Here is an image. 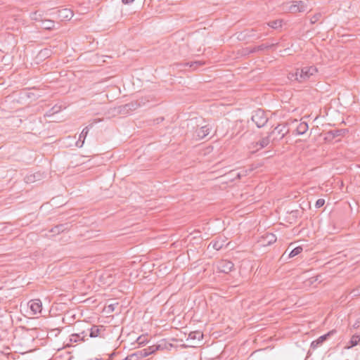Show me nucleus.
Instances as JSON below:
<instances>
[{
  "mask_svg": "<svg viewBox=\"0 0 360 360\" xmlns=\"http://www.w3.org/2000/svg\"><path fill=\"white\" fill-rule=\"evenodd\" d=\"M212 127L209 124L202 126L201 127L196 129L194 133V136L198 139H202L210 133Z\"/></svg>",
  "mask_w": 360,
  "mask_h": 360,
  "instance_id": "0eeeda50",
  "label": "nucleus"
},
{
  "mask_svg": "<svg viewBox=\"0 0 360 360\" xmlns=\"http://www.w3.org/2000/svg\"><path fill=\"white\" fill-rule=\"evenodd\" d=\"M49 53V50L47 49H44V50H41L39 52L40 55H41L42 56H46V57H48Z\"/></svg>",
  "mask_w": 360,
  "mask_h": 360,
  "instance_id": "473e14b6",
  "label": "nucleus"
},
{
  "mask_svg": "<svg viewBox=\"0 0 360 360\" xmlns=\"http://www.w3.org/2000/svg\"><path fill=\"white\" fill-rule=\"evenodd\" d=\"M129 358H130V355H128V356L124 359V360H129Z\"/></svg>",
  "mask_w": 360,
  "mask_h": 360,
  "instance_id": "4c0bfd02",
  "label": "nucleus"
},
{
  "mask_svg": "<svg viewBox=\"0 0 360 360\" xmlns=\"http://www.w3.org/2000/svg\"><path fill=\"white\" fill-rule=\"evenodd\" d=\"M268 26L274 29L278 28L281 27V21L278 20L271 21L268 23Z\"/></svg>",
  "mask_w": 360,
  "mask_h": 360,
  "instance_id": "a878e982",
  "label": "nucleus"
},
{
  "mask_svg": "<svg viewBox=\"0 0 360 360\" xmlns=\"http://www.w3.org/2000/svg\"><path fill=\"white\" fill-rule=\"evenodd\" d=\"M334 333L333 330H331L328 332V333L320 336L319 338H317L316 340H314L311 343V348L312 349H316L319 347L321 346L322 344L328 339V338Z\"/></svg>",
  "mask_w": 360,
  "mask_h": 360,
  "instance_id": "6e6552de",
  "label": "nucleus"
},
{
  "mask_svg": "<svg viewBox=\"0 0 360 360\" xmlns=\"http://www.w3.org/2000/svg\"><path fill=\"white\" fill-rule=\"evenodd\" d=\"M30 308L34 314L40 313L42 309L41 302L40 300H33L29 302Z\"/></svg>",
  "mask_w": 360,
  "mask_h": 360,
  "instance_id": "f8f14e48",
  "label": "nucleus"
},
{
  "mask_svg": "<svg viewBox=\"0 0 360 360\" xmlns=\"http://www.w3.org/2000/svg\"><path fill=\"white\" fill-rule=\"evenodd\" d=\"M263 28H265L264 26L259 27L258 30L251 29L250 30H248L246 36L252 38L253 39H259L262 38V34L261 33L257 34V32H262Z\"/></svg>",
  "mask_w": 360,
  "mask_h": 360,
  "instance_id": "4468645a",
  "label": "nucleus"
},
{
  "mask_svg": "<svg viewBox=\"0 0 360 360\" xmlns=\"http://www.w3.org/2000/svg\"><path fill=\"white\" fill-rule=\"evenodd\" d=\"M252 120L258 128L264 127L268 121L266 112L261 109L255 110L252 115Z\"/></svg>",
  "mask_w": 360,
  "mask_h": 360,
  "instance_id": "f03ea898",
  "label": "nucleus"
},
{
  "mask_svg": "<svg viewBox=\"0 0 360 360\" xmlns=\"http://www.w3.org/2000/svg\"><path fill=\"white\" fill-rule=\"evenodd\" d=\"M307 1H293L289 7V11L292 13L304 12L307 9Z\"/></svg>",
  "mask_w": 360,
  "mask_h": 360,
  "instance_id": "39448f33",
  "label": "nucleus"
},
{
  "mask_svg": "<svg viewBox=\"0 0 360 360\" xmlns=\"http://www.w3.org/2000/svg\"><path fill=\"white\" fill-rule=\"evenodd\" d=\"M148 338H147V335H141L139 336L137 340H136V342L139 345H145L146 342H148Z\"/></svg>",
  "mask_w": 360,
  "mask_h": 360,
  "instance_id": "bb28decb",
  "label": "nucleus"
},
{
  "mask_svg": "<svg viewBox=\"0 0 360 360\" xmlns=\"http://www.w3.org/2000/svg\"><path fill=\"white\" fill-rule=\"evenodd\" d=\"M347 132V129H334L328 131V136L332 138L343 136Z\"/></svg>",
  "mask_w": 360,
  "mask_h": 360,
  "instance_id": "dca6fc26",
  "label": "nucleus"
},
{
  "mask_svg": "<svg viewBox=\"0 0 360 360\" xmlns=\"http://www.w3.org/2000/svg\"><path fill=\"white\" fill-rule=\"evenodd\" d=\"M86 336H87V334L86 333L85 331H82L79 333H74L70 336V342H84Z\"/></svg>",
  "mask_w": 360,
  "mask_h": 360,
  "instance_id": "ddd939ff",
  "label": "nucleus"
},
{
  "mask_svg": "<svg viewBox=\"0 0 360 360\" xmlns=\"http://www.w3.org/2000/svg\"><path fill=\"white\" fill-rule=\"evenodd\" d=\"M324 204H325V200L322 199V198H319V199H318L316 200V204H315V207L316 208H320L322 206H323Z\"/></svg>",
  "mask_w": 360,
  "mask_h": 360,
  "instance_id": "7c9ffc66",
  "label": "nucleus"
},
{
  "mask_svg": "<svg viewBox=\"0 0 360 360\" xmlns=\"http://www.w3.org/2000/svg\"><path fill=\"white\" fill-rule=\"evenodd\" d=\"M162 349V347H161V345H158L150 346L148 348L142 349V351H145L146 353L147 354V356H148V355L153 354L155 352H156L159 349Z\"/></svg>",
  "mask_w": 360,
  "mask_h": 360,
  "instance_id": "aec40b11",
  "label": "nucleus"
},
{
  "mask_svg": "<svg viewBox=\"0 0 360 360\" xmlns=\"http://www.w3.org/2000/svg\"><path fill=\"white\" fill-rule=\"evenodd\" d=\"M59 12L61 14V15L65 18L70 19L72 17V11L68 9H63Z\"/></svg>",
  "mask_w": 360,
  "mask_h": 360,
  "instance_id": "393cba45",
  "label": "nucleus"
},
{
  "mask_svg": "<svg viewBox=\"0 0 360 360\" xmlns=\"http://www.w3.org/2000/svg\"><path fill=\"white\" fill-rule=\"evenodd\" d=\"M360 326V318L358 319L356 322L353 324L354 328H358Z\"/></svg>",
  "mask_w": 360,
  "mask_h": 360,
  "instance_id": "72a5a7b5",
  "label": "nucleus"
},
{
  "mask_svg": "<svg viewBox=\"0 0 360 360\" xmlns=\"http://www.w3.org/2000/svg\"><path fill=\"white\" fill-rule=\"evenodd\" d=\"M134 0H122V3L124 4H127L129 3L133 2Z\"/></svg>",
  "mask_w": 360,
  "mask_h": 360,
  "instance_id": "c9c22d12",
  "label": "nucleus"
},
{
  "mask_svg": "<svg viewBox=\"0 0 360 360\" xmlns=\"http://www.w3.org/2000/svg\"><path fill=\"white\" fill-rule=\"evenodd\" d=\"M297 210H295V211H292L291 213L294 214V213H297Z\"/></svg>",
  "mask_w": 360,
  "mask_h": 360,
  "instance_id": "58836bf2",
  "label": "nucleus"
},
{
  "mask_svg": "<svg viewBox=\"0 0 360 360\" xmlns=\"http://www.w3.org/2000/svg\"><path fill=\"white\" fill-rule=\"evenodd\" d=\"M31 177H32V176H27V180H28V181H29V180H30V179Z\"/></svg>",
  "mask_w": 360,
  "mask_h": 360,
  "instance_id": "ea45409f",
  "label": "nucleus"
},
{
  "mask_svg": "<svg viewBox=\"0 0 360 360\" xmlns=\"http://www.w3.org/2000/svg\"><path fill=\"white\" fill-rule=\"evenodd\" d=\"M277 44H278V43H271L270 44H262L261 45L254 46L251 49H248L247 51H248V53H254L257 51H262L264 50H267L269 49H271V48L275 46Z\"/></svg>",
  "mask_w": 360,
  "mask_h": 360,
  "instance_id": "9d476101",
  "label": "nucleus"
},
{
  "mask_svg": "<svg viewBox=\"0 0 360 360\" xmlns=\"http://www.w3.org/2000/svg\"><path fill=\"white\" fill-rule=\"evenodd\" d=\"M248 49V48H246V49H243V55H249L250 54V53H248V51H247Z\"/></svg>",
  "mask_w": 360,
  "mask_h": 360,
  "instance_id": "e433bc0d",
  "label": "nucleus"
},
{
  "mask_svg": "<svg viewBox=\"0 0 360 360\" xmlns=\"http://www.w3.org/2000/svg\"><path fill=\"white\" fill-rule=\"evenodd\" d=\"M270 135H268L267 136L262 138L258 141L251 143L249 146V148L252 150V153H255L266 147L270 143Z\"/></svg>",
  "mask_w": 360,
  "mask_h": 360,
  "instance_id": "20e7f679",
  "label": "nucleus"
},
{
  "mask_svg": "<svg viewBox=\"0 0 360 360\" xmlns=\"http://www.w3.org/2000/svg\"><path fill=\"white\" fill-rule=\"evenodd\" d=\"M303 249L301 246L296 247L293 250H291V252L289 254V257H293L296 255H298L302 252Z\"/></svg>",
  "mask_w": 360,
  "mask_h": 360,
  "instance_id": "b1692460",
  "label": "nucleus"
},
{
  "mask_svg": "<svg viewBox=\"0 0 360 360\" xmlns=\"http://www.w3.org/2000/svg\"><path fill=\"white\" fill-rule=\"evenodd\" d=\"M203 64H204V63L201 62V61H193V62H188V63H179V64H177V65L180 66V67H184V68L189 67L193 70H195L198 67L201 66Z\"/></svg>",
  "mask_w": 360,
  "mask_h": 360,
  "instance_id": "2eb2a0df",
  "label": "nucleus"
},
{
  "mask_svg": "<svg viewBox=\"0 0 360 360\" xmlns=\"http://www.w3.org/2000/svg\"><path fill=\"white\" fill-rule=\"evenodd\" d=\"M317 72L315 66H305L301 69H297L295 73H290L289 78L299 82H303Z\"/></svg>",
  "mask_w": 360,
  "mask_h": 360,
  "instance_id": "f257e3e1",
  "label": "nucleus"
},
{
  "mask_svg": "<svg viewBox=\"0 0 360 360\" xmlns=\"http://www.w3.org/2000/svg\"><path fill=\"white\" fill-rule=\"evenodd\" d=\"M322 14L321 13H315L310 19V22L311 24H315L318 21L320 20Z\"/></svg>",
  "mask_w": 360,
  "mask_h": 360,
  "instance_id": "cd10ccee",
  "label": "nucleus"
},
{
  "mask_svg": "<svg viewBox=\"0 0 360 360\" xmlns=\"http://www.w3.org/2000/svg\"><path fill=\"white\" fill-rule=\"evenodd\" d=\"M308 129V124L305 122H300L297 128L296 131L299 135L304 134Z\"/></svg>",
  "mask_w": 360,
  "mask_h": 360,
  "instance_id": "a211bd4d",
  "label": "nucleus"
},
{
  "mask_svg": "<svg viewBox=\"0 0 360 360\" xmlns=\"http://www.w3.org/2000/svg\"><path fill=\"white\" fill-rule=\"evenodd\" d=\"M350 294L352 295V297H358L360 296V285L357 286L356 288H354Z\"/></svg>",
  "mask_w": 360,
  "mask_h": 360,
  "instance_id": "c85d7f7f",
  "label": "nucleus"
},
{
  "mask_svg": "<svg viewBox=\"0 0 360 360\" xmlns=\"http://www.w3.org/2000/svg\"><path fill=\"white\" fill-rule=\"evenodd\" d=\"M267 237L269 238V240L268 242L269 244H271L276 240L275 236L272 233L268 235Z\"/></svg>",
  "mask_w": 360,
  "mask_h": 360,
  "instance_id": "2f4dec72",
  "label": "nucleus"
},
{
  "mask_svg": "<svg viewBox=\"0 0 360 360\" xmlns=\"http://www.w3.org/2000/svg\"><path fill=\"white\" fill-rule=\"evenodd\" d=\"M202 338H203V333L200 331L195 330V331H192L188 334V340L190 339V340H201Z\"/></svg>",
  "mask_w": 360,
  "mask_h": 360,
  "instance_id": "6ab92c4d",
  "label": "nucleus"
},
{
  "mask_svg": "<svg viewBox=\"0 0 360 360\" xmlns=\"http://www.w3.org/2000/svg\"><path fill=\"white\" fill-rule=\"evenodd\" d=\"M164 120V117H158L157 118L155 121L156 122L157 124L162 122Z\"/></svg>",
  "mask_w": 360,
  "mask_h": 360,
  "instance_id": "f704fd0d",
  "label": "nucleus"
},
{
  "mask_svg": "<svg viewBox=\"0 0 360 360\" xmlns=\"http://www.w3.org/2000/svg\"><path fill=\"white\" fill-rule=\"evenodd\" d=\"M288 131L289 129L287 125L282 124L277 125L269 135H270V136L271 135H276L271 140V142L274 143V141L281 140Z\"/></svg>",
  "mask_w": 360,
  "mask_h": 360,
  "instance_id": "7ed1b4c3",
  "label": "nucleus"
},
{
  "mask_svg": "<svg viewBox=\"0 0 360 360\" xmlns=\"http://www.w3.org/2000/svg\"><path fill=\"white\" fill-rule=\"evenodd\" d=\"M360 341V335H354L351 340H350V346L348 347L349 348V347H354L356 345H357L359 344Z\"/></svg>",
  "mask_w": 360,
  "mask_h": 360,
  "instance_id": "5701e85b",
  "label": "nucleus"
},
{
  "mask_svg": "<svg viewBox=\"0 0 360 360\" xmlns=\"http://www.w3.org/2000/svg\"><path fill=\"white\" fill-rule=\"evenodd\" d=\"M146 356H147V354L146 353V352L142 351V349H141L140 351H138L136 352H134V353L130 354L129 360H139V359H141Z\"/></svg>",
  "mask_w": 360,
  "mask_h": 360,
  "instance_id": "f3484780",
  "label": "nucleus"
},
{
  "mask_svg": "<svg viewBox=\"0 0 360 360\" xmlns=\"http://www.w3.org/2000/svg\"><path fill=\"white\" fill-rule=\"evenodd\" d=\"M234 264L232 262L221 259L217 263V269L222 273L228 274L233 270Z\"/></svg>",
  "mask_w": 360,
  "mask_h": 360,
  "instance_id": "423d86ee",
  "label": "nucleus"
},
{
  "mask_svg": "<svg viewBox=\"0 0 360 360\" xmlns=\"http://www.w3.org/2000/svg\"><path fill=\"white\" fill-rule=\"evenodd\" d=\"M236 175V178L240 179L242 176H245L248 174V170H242L241 172H237L234 174Z\"/></svg>",
  "mask_w": 360,
  "mask_h": 360,
  "instance_id": "c756f323",
  "label": "nucleus"
},
{
  "mask_svg": "<svg viewBox=\"0 0 360 360\" xmlns=\"http://www.w3.org/2000/svg\"><path fill=\"white\" fill-rule=\"evenodd\" d=\"M104 331H105V328L103 326L94 325L89 330V337L90 338L103 337L102 332H104Z\"/></svg>",
  "mask_w": 360,
  "mask_h": 360,
  "instance_id": "9b49d317",
  "label": "nucleus"
},
{
  "mask_svg": "<svg viewBox=\"0 0 360 360\" xmlns=\"http://www.w3.org/2000/svg\"><path fill=\"white\" fill-rule=\"evenodd\" d=\"M93 124L94 123H91L83 129L81 134H79L77 141L76 142L77 147L82 148L83 146L84 140L89 133V129L93 127Z\"/></svg>",
  "mask_w": 360,
  "mask_h": 360,
  "instance_id": "1a4fd4ad",
  "label": "nucleus"
},
{
  "mask_svg": "<svg viewBox=\"0 0 360 360\" xmlns=\"http://www.w3.org/2000/svg\"><path fill=\"white\" fill-rule=\"evenodd\" d=\"M211 245H212V248H214V250H219L224 247V245L223 240H217L212 241L210 243L209 246H211Z\"/></svg>",
  "mask_w": 360,
  "mask_h": 360,
  "instance_id": "412c9836",
  "label": "nucleus"
},
{
  "mask_svg": "<svg viewBox=\"0 0 360 360\" xmlns=\"http://www.w3.org/2000/svg\"><path fill=\"white\" fill-rule=\"evenodd\" d=\"M64 224H58L50 230V232L53 234H59L65 230Z\"/></svg>",
  "mask_w": 360,
  "mask_h": 360,
  "instance_id": "4be33fe9",
  "label": "nucleus"
}]
</instances>
